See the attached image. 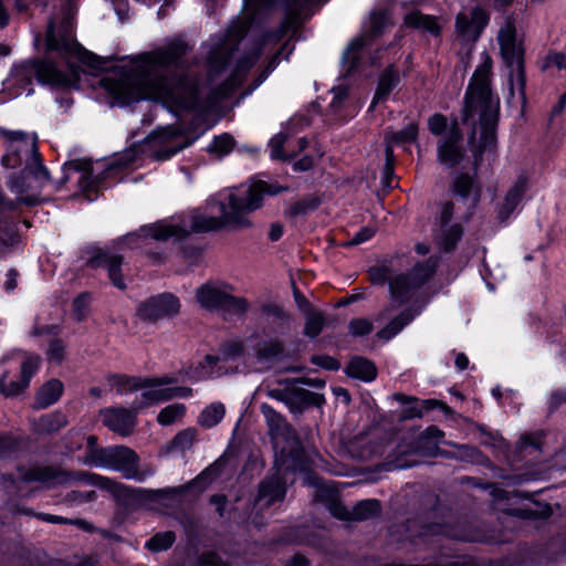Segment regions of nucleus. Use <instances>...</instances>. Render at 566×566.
<instances>
[{"instance_id": "obj_2", "label": "nucleus", "mask_w": 566, "mask_h": 566, "mask_svg": "<svg viewBox=\"0 0 566 566\" xmlns=\"http://www.w3.org/2000/svg\"><path fill=\"white\" fill-rule=\"evenodd\" d=\"M280 191L276 186L264 181L253 182L244 192H231L228 195L227 203L220 206L221 217L193 216L191 224L185 221L177 223L171 220H164L150 226L143 227L139 235L156 240L169 238H184L189 233V228L195 232H203L228 226L234 229H243L251 226L249 214L261 207L264 195H275Z\"/></svg>"}, {"instance_id": "obj_64", "label": "nucleus", "mask_w": 566, "mask_h": 566, "mask_svg": "<svg viewBox=\"0 0 566 566\" xmlns=\"http://www.w3.org/2000/svg\"><path fill=\"white\" fill-rule=\"evenodd\" d=\"M312 166H313V160L311 157H307V156L303 157L302 159H300L298 161H296L294 164V168L296 170H302V171L310 169Z\"/></svg>"}, {"instance_id": "obj_9", "label": "nucleus", "mask_w": 566, "mask_h": 566, "mask_svg": "<svg viewBox=\"0 0 566 566\" xmlns=\"http://www.w3.org/2000/svg\"><path fill=\"white\" fill-rule=\"evenodd\" d=\"M437 261L429 259L419 264L407 275H398L389 282L392 300L403 303L410 296L412 290L421 286L433 274Z\"/></svg>"}, {"instance_id": "obj_19", "label": "nucleus", "mask_w": 566, "mask_h": 566, "mask_svg": "<svg viewBox=\"0 0 566 566\" xmlns=\"http://www.w3.org/2000/svg\"><path fill=\"white\" fill-rule=\"evenodd\" d=\"M282 469H277V473L260 484L258 503L262 506H270L276 501H281L285 494V482L280 476Z\"/></svg>"}, {"instance_id": "obj_26", "label": "nucleus", "mask_w": 566, "mask_h": 566, "mask_svg": "<svg viewBox=\"0 0 566 566\" xmlns=\"http://www.w3.org/2000/svg\"><path fill=\"white\" fill-rule=\"evenodd\" d=\"M63 392V385L57 379H51L45 382L36 395V405L40 408H46L56 402Z\"/></svg>"}, {"instance_id": "obj_39", "label": "nucleus", "mask_w": 566, "mask_h": 566, "mask_svg": "<svg viewBox=\"0 0 566 566\" xmlns=\"http://www.w3.org/2000/svg\"><path fill=\"white\" fill-rule=\"evenodd\" d=\"M415 452L410 444H400L398 447V455L391 460L390 465L392 469H408L417 464L416 461L403 460V455H409Z\"/></svg>"}, {"instance_id": "obj_30", "label": "nucleus", "mask_w": 566, "mask_h": 566, "mask_svg": "<svg viewBox=\"0 0 566 566\" xmlns=\"http://www.w3.org/2000/svg\"><path fill=\"white\" fill-rule=\"evenodd\" d=\"M226 408L221 402H212L207 406L198 417V423L203 428L217 426L224 417Z\"/></svg>"}, {"instance_id": "obj_59", "label": "nucleus", "mask_w": 566, "mask_h": 566, "mask_svg": "<svg viewBox=\"0 0 566 566\" xmlns=\"http://www.w3.org/2000/svg\"><path fill=\"white\" fill-rule=\"evenodd\" d=\"M528 448L538 449V442L533 436H523L520 440L521 451H527Z\"/></svg>"}, {"instance_id": "obj_54", "label": "nucleus", "mask_w": 566, "mask_h": 566, "mask_svg": "<svg viewBox=\"0 0 566 566\" xmlns=\"http://www.w3.org/2000/svg\"><path fill=\"white\" fill-rule=\"evenodd\" d=\"M28 481H48L51 478V472L48 469H32L25 474Z\"/></svg>"}, {"instance_id": "obj_58", "label": "nucleus", "mask_w": 566, "mask_h": 566, "mask_svg": "<svg viewBox=\"0 0 566 566\" xmlns=\"http://www.w3.org/2000/svg\"><path fill=\"white\" fill-rule=\"evenodd\" d=\"M453 216V205L451 202H446L441 208L440 221L444 227L447 226Z\"/></svg>"}, {"instance_id": "obj_37", "label": "nucleus", "mask_w": 566, "mask_h": 566, "mask_svg": "<svg viewBox=\"0 0 566 566\" xmlns=\"http://www.w3.org/2000/svg\"><path fill=\"white\" fill-rule=\"evenodd\" d=\"M325 325V318L322 313L311 312L306 316L304 333L306 336L316 337Z\"/></svg>"}, {"instance_id": "obj_5", "label": "nucleus", "mask_w": 566, "mask_h": 566, "mask_svg": "<svg viewBox=\"0 0 566 566\" xmlns=\"http://www.w3.org/2000/svg\"><path fill=\"white\" fill-rule=\"evenodd\" d=\"M175 382L171 377L160 378H129L118 377L114 387L120 395L142 390L140 398L133 403V409L138 410L153 403L167 401L172 398H187L192 395L189 387H170Z\"/></svg>"}, {"instance_id": "obj_38", "label": "nucleus", "mask_w": 566, "mask_h": 566, "mask_svg": "<svg viewBox=\"0 0 566 566\" xmlns=\"http://www.w3.org/2000/svg\"><path fill=\"white\" fill-rule=\"evenodd\" d=\"M451 125L448 124V119L442 114H433L428 118V129L436 136L448 134Z\"/></svg>"}, {"instance_id": "obj_50", "label": "nucleus", "mask_w": 566, "mask_h": 566, "mask_svg": "<svg viewBox=\"0 0 566 566\" xmlns=\"http://www.w3.org/2000/svg\"><path fill=\"white\" fill-rule=\"evenodd\" d=\"M243 354V344L239 340H233L223 346V357L234 358Z\"/></svg>"}, {"instance_id": "obj_52", "label": "nucleus", "mask_w": 566, "mask_h": 566, "mask_svg": "<svg viewBox=\"0 0 566 566\" xmlns=\"http://www.w3.org/2000/svg\"><path fill=\"white\" fill-rule=\"evenodd\" d=\"M65 424V419L62 416L44 417L41 419V426L48 430H57Z\"/></svg>"}, {"instance_id": "obj_60", "label": "nucleus", "mask_w": 566, "mask_h": 566, "mask_svg": "<svg viewBox=\"0 0 566 566\" xmlns=\"http://www.w3.org/2000/svg\"><path fill=\"white\" fill-rule=\"evenodd\" d=\"M18 272L15 270H9L7 273V281L4 287L7 291H13L17 286Z\"/></svg>"}, {"instance_id": "obj_1", "label": "nucleus", "mask_w": 566, "mask_h": 566, "mask_svg": "<svg viewBox=\"0 0 566 566\" xmlns=\"http://www.w3.org/2000/svg\"><path fill=\"white\" fill-rule=\"evenodd\" d=\"M188 44L174 39L164 46L140 56L134 71L118 80L102 81L105 90L119 103L126 104L144 98L161 101L171 107L192 108L198 101V85L182 74L178 80H168L158 74L159 69L175 65L182 67V56Z\"/></svg>"}, {"instance_id": "obj_63", "label": "nucleus", "mask_w": 566, "mask_h": 566, "mask_svg": "<svg viewBox=\"0 0 566 566\" xmlns=\"http://www.w3.org/2000/svg\"><path fill=\"white\" fill-rule=\"evenodd\" d=\"M211 503L213 505H216L217 511L219 512L220 515H222L223 510H224L226 504H227L226 496H223V495H213L211 497Z\"/></svg>"}, {"instance_id": "obj_15", "label": "nucleus", "mask_w": 566, "mask_h": 566, "mask_svg": "<svg viewBox=\"0 0 566 566\" xmlns=\"http://www.w3.org/2000/svg\"><path fill=\"white\" fill-rule=\"evenodd\" d=\"M461 133L458 124H451L448 134L439 142L438 160L448 167H454L463 158V150L460 146Z\"/></svg>"}, {"instance_id": "obj_33", "label": "nucleus", "mask_w": 566, "mask_h": 566, "mask_svg": "<svg viewBox=\"0 0 566 566\" xmlns=\"http://www.w3.org/2000/svg\"><path fill=\"white\" fill-rule=\"evenodd\" d=\"M185 413L186 406L184 403L168 405L159 411L157 421L161 426H169L181 419Z\"/></svg>"}, {"instance_id": "obj_47", "label": "nucleus", "mask_w": 566, "mask_h": 566, "mask_svg": "<svg viewBox=\"0 0 566 566\" xmlns=\"http://www.w3.org/2000/svg\"><path fill=\"white\" fill-rule=\"evenodd\" d=\"M328 511L333 516L339 520H353V511H349L342 503L333 501L328 505Z\"/></svg>"}, {"instance_id": "obj_34", "label": "nucleus", "mask_w": 566, "mask_h": 566, "mask_svg": "<svg viewBox=\"0 0 566 566\" xmlns=\"http://www.w3.org/2000/svg\"><path fill=\"white\" fill-rule=\"evenodd\" d=\"M353 520L363 521L378 514L379 503L376 500H364L353 507Z\"/></svg>"}, {"instance_id": "obj_11", "label": "nucleus", "mask_w": 566, "mask_h": 566, "mask_svg": "<svg viewBox=\"0 0 566 566\" xmlns=\"http://www.w3.org/2000/svg\"><path fill=\"white\" fill-rule=\"evenodd\" d=\"M41 358L38 355H23L13 361V367L20 369L18 380L7 381V371L0 377V392L7 397H13L29 387L31 378L39 369Z\"/></svg>"}, {"instance_id": "obj_25", "label": "nucleus", "mask_w": 566, "mask_h": 566, "mask_svg": "<svg viewBox=\"0 0 566 566\" xmlns=\"http://www.w3.org/2000/svg\"><path fill=\"white\" fill-rule=\"evenodd\" d=\"M406 25L419 29L430 33L431 35H439L441 31L440 24L432 15L422 14L419 11H413L405 17Z\"/></svg>"}, {"instance_id": "obj_29", "label": "nucleus", "mask_w": 566, "mask_h": 566, "mask_svg": "<svg viewBox=\"0 0 566 566\" xmlns=\"http://www.w3.org/2000/svg\"><path fill=\"white\" fill-rule=\"evenodd\" d=\"M416 313L407 310L401 312L396 318H394L388 325L377 333V336L381 339L389 340L396 336L407 324H409Z\"/></svg>"}, {"instance_id": "obj_36", "label": "nucleus", "mask_w": 566, "mask_h": 566, "mask_svg": "<svg viewBox=\"0 0 566 566\" xmlns=\"http://www.w3.org/2000/svg\"><path fill=\"white\" fill-rule=\"evenodd\" d=\"M175 542V534L170 531L157 533L146 543V548L151 552L168 549Z\"/></svg>"}, {"instance_id": "obj_6", "label": "nucleus", "mask_w": 566, "mask_h": 566, "mask_svg": "<svg viewBox=\"0 0 566 566\" xmlns=\"http://www.w3.org/2000/svg\"><path fill=\"white\" fill-rule=\"evenodd\" d=\"M82 462L88 467L118 471L124 478L139 482L153 474L151 470L138 469L139 457L133 449L125 446L91 449L85 453Z\"/></svg>"}, {"instance_id": "obj_53", "label": "nucleus", "mask_w": 566, "mask_h": 566, "mask_svg": "<svg viewBox=\"0 0 566 566\" xmlns=\"http://www.w3.org/2000/svg\"><path fill=\"white\" fill-rule=\"evenodd\" d=\"M312 361L313 364L329 370H336L339 368L338 361L329 356H314Z\"/></svg>"}, {"instance_id": "obj_27", "label": "nucleus", "mask_w": 566, "mask_h": 566, "mask_svg": "<svg viewBox=\"0 0 566 566\" xmlns=\"http://www.w3.org/2000/svg\"><path fill=\"white\" fill-rule=\"evenodd\" d=\"M346 370L350 377L358 378L364 381H371L377 375L376 366L370 360L361 357L353 358Z\"/></svg>"}, {"instance_id": "obj_51", "label": "nucleus", "mask_w": 566, "mask_h": 566, "mask_svg": "<svg viewBox=\"0 0 566 566\" xmlns=\"http://www.w3.org/2000/svg\"><path fill=\"white\" fill-rule=\"evenodd\" d=\"M387 266H375L370 270V280L375 284H384L389 279Z\"/></svg>"}, {"instance_id": "obj_12", "label": "nucleus", "mask_w": 566, "mask_h": 566, "mask_svg": "<svg viewBox=\"0 0 566 566\" xmlns=\"http://www.w3.org/2000/svg\"><path fill=\"white\" fill-rule=\"evenodd\" d=\"M180 311L179 300L170 294L163 293L142 302L137 308V315L148 322L170 318Z\"/></svg>"}, {"instance_id": "obj_41", "label": "nucleus", "mask_w": 566, "mask_h": 566, "mask_svg": "<svg viewBox=\"0 0 566 566\" xmlns=\"http://www.w3.org/2000/svg\"><path fill=\"white\" fill-rule=\"evenodd\" d=\"M365 45V36L354 39L344 52V60L350 64V67L355 65L359 50Z\"/></svg>"}, {"instance_id": "obj_62", "label": "nucleus", "mask_w": 566, "mask_h": 566, "mask_svg": "<svg viewBox=\"0 0 566 566\" xmlns=\"http://www.w3.org/2000/svg\"><path fill=\"white\" fill-rule=\"evenodd\" d=\"M392 149L390 146L386 147V165L384 169L385 177L388 178L392 174Z\"/></svg>"}, {"instance_id": "obj_7", "label": "nucleus", "mask_w": 566, "mask_h": 566, "mask_svg": "<svg viewBox=\"0 0 566 566\" xmlns=\"http://www.w3.org/2000/svg\"><path fill=\"white\" fill-rule=\"evenodd\" d=\"M197 302L210 311L243 314L249 308L244 297L234 295V287L224 281H209L196 291Z\"/></svg>"}, {"instance_id": "obj_61", "label": "nucleus", "mask_w": 566, "mask_h": 566, "mask_svg": "<svg viewBox=\"0 0 566 566\" xmlns=\"http://www.w3.org/2000/svg\"><path fill=\"white\" fill-rule=\"evenodd\" d=\"M333 94H334V97L332 101V105L337 106L346 98L347 90L345 87H337V88L333 90Z\"/></svg>"}, {"instance_id": "obj_40", "label": "nucleus", "mask_w": 566, "mask_h": 566, "mask_svg": "<svg viewBox=\"0 0 566 566\" xmlns=\"http://www.w3.org/2000/svg\"><path fill=\"white\" fill-rule=\"evenodd\" d=\"M286 143V136L282 133L275 135L271 140H270V149H271V157L273 159H286V158H291L292 157V154L291 153H284L282 150L284 144Z\"/></svg>"}, {"instance_id": "obj_45", "label": "nucleus", "mask_w": 566, "mask_h": 566, "mask_svg": "<svg viewBox=\"0 0 566 566\" xmlns=\"http://www.w3.org/2000/svg\"><path fill=\"white\" fill-rule=\"evenodd\" d=\"M38 518L44 521V522H48V523H53V524H75V525H78L81 527H85L86 526V522L85 521H82V520H75V521H71V520H67L65 517H62V516H59V515H52V514H46V513H40L36 515Z\"/></svg>"}, {"instance_id": "obj_21", "label": "nucleus", "mask_w": 566, "mask_h": 566, "mask_svg": "<svg viewBox=\"0 0 566 566\" xmlns=\"http://www.w3.org/2000/svg\"><path fill=\"white\" fill-rule=\"evenodd\" d=\"M122 261L123 258L120 255L113 254L107 251H102L95 258L91 259V263L94 266H105L107 269L108 276L116 287L125 289V283L119 269Z\"/></svg>"}, {"instance_id": "obj_56", "label": "nucleus", "mask_w": 566, "mask_h": 566, "mask_svg": "<svg viewBox=\"0 0 566 566\" xmlns=\"http://www.w3.org/2000/svg\"><path fill=\"white\" fill-rule=\"evenodd\" d=\"M375 231L371 228L361 229L358 233H356L353 239L349 241V244H360L370 238H373Z\"/></svg>"}, {"instance_id": "obj_18", "label": "nucleus", "mask_w": 566, "mask_h": 566, "mask_svg": "<svg viewBox=\"0 0 566 566\" xmlns=\"http://www.w3.org/2000/svg\"><path fill=\"white\" fill-rule=\"evenodd\" d=\"M260 56V51H252L251 53L240 57L227 81L219 88L220 95H227L231 90L238 86L249 70L255 64Z\"/></svg>"}, {"instance_id": "obj_46", "label": "nucleus", "mask_w": 566, "mask_h": 566, "mask_svg": "<svg viewBox=\"0 0 566 566\" xmlns=\"http://www.w3.org/2000/svg\"><path fill=\"white\" fill-rule=\"evenodd\" d=\"M282 349V345L279 342L271 340L259 348L258 356L260 358H271L279 355Z\"/></svg>"}, {"instance_id": "obj_24", "label": "nucleus", "mask_w": 566, "mask_h": 566, "mask_svg": "<svg viewBox=\"0 0 566 566\" xmlns=\"http://www.w3.org/2000/svg\"><path fill=\"white\" fill-rule=\"evenodd\" d=\"M398 83V73L394 70L392 66L387 67L379 77L377 90L371 102V107H374L377 103L385 101Z\"/></svg>"}, {"instance_id": "obj_55", "label": "nucleus", "mask_w": 566, "mask_h": 566, "mask_svg": "<svg viewBox=\"0 0 566 566\" xmlns=\"http://www.w3.org/2000/svg\"><path fill=\"white\" fill-rule=\"evenodd\" d=\"M69 497H70V501H72V502L83 503V502H90V501L95 500L96 493H95V491H90V492H85V493L73 491L70 493Z\"/></svg>"}, {"instance_id": "obj_8", "label": "nucleus", "mask_w": 566, "mask_h": 566, "mask_svg": "<svg viewBox=\"0 0 566 566\" xmlns=\"http://www.w3.org/2000/svg\"><path fill=\"white\" fill-rule=\"evenodd\" d=\"M497 41L501 55L505 63L511 67V86L517 85L521 91L524 90V49L521 41L516 38V30L511 21H507L499 31Z\"/></svg>"}, {"instance_id": "obj_48", "label": "nucleus", "mask_w": 566, "mask_h": 566, "mask_svg": "<svg viewBox=\"0 0 566 566\" xmlns=\"http://www.w3.org/2000/svg\"><path fill=\"white\" fill-rule=\"evenodd\" d=\"M462 231L460 226H451L444 234V248L451 250L454 243L461 238Z\"/></svg>"}, {"instance_id": "obj_13", "label": "nucleus", "mask_w": 566, "mask_h": 566, "mask_svg": "<svg viewBox=\"0 0 566 566\" xmlns=\"http://www.w3.org/2000/svg\"><path fill=\"white\" fill-rule=\"evenodd\" d=\"M489 22V15L480 7L463 9L455 19L457 34L468 42H475Z\"/></svg>"}, {"instance_id": "obj_44", "label": "nucleus", "mask_w": 566, "mask_h": 566, "mask_svg": "<svg viewBox=\"0 0 566 566\" xmlns=\"http://www.w3.org/2000/svg\"><path fill=\"white\" fill-rule=\"evenodd\" d=\"M389 23V18L386 12H374L370 15V33L374 35L379 34Z\"/></svg>"}, {"instance_id": "obj_32", "label": "nucleus", "mask_w": 566, "mask_h": 566, "mask_svg": "<svg viewBox=\"0 0 566 566\" xmlns=\"http://www.w3.org/2000/svg\"><path fill=\"white\" fill-rule=\"evenodd\" d=\"M418 135V126L413 123L407 125L400 132H387L385 135V139L387 142V146L392 148V145L412 143L416 140Z\"/></svg>"}, {"instance_id": "obj_49", "label": "nucleus", "mask_w": 566, "mask_h": 566, "mask_svg": "<svg viewBox=\"0 0 566 566\" xmlns=\"http://www.w3.org/2000/svg\"><path fill=\"white\" fill-rule=\"evenodd\" d=\"M261 408L270 426L275 427L276 429L281 428L283 424V419L281 416L268 405H262Z\"/></svg>"}, {"instance_id": "obj_23", "label": "nucleus", "mask_w": 566, "mask_h": 566, "mask_svg": "<svg viewBox=\"0 0 566 566\" xmlns=\"http://www.w3.org/2000/svg\"><path fill=\"white\" fill-rule=\"evenodd\" d=\"M453 190L460 196L469 207H474L481 197V189L475 181L467 175L458 177L454 181Z\"/></svg>"}, {"instance_id": "obj_57", "label": "nucleus", "mask_w": 566, "mask_h": 566, "mask_svg": "<svg viewBox=\"0 0 566 566\" xmlns=\"http://www.w3.org/2000/svg\"><path fill=\"white\" fill-rule=\"evenodd\" d=\"M199 566H228V565L226 563H223L222 560H220V558L216 554L210 553L207 555H202L200 557Z\"/></svg>"}, {"instance_id": "obj_16", "label": "nucleus", "mask_w": 566, "mask_h": 566, "mask_svg": "<svg viewBox=\"0 0 566 566\" xmlns=\"http://www.w3.org/2000/svg\"><path fill=\"white\" fill-rule=\"evenodd\" d=\"M102 422L120 436H128L135 427V413L123 408H108L101 411Z\"/></svg>"}, {"instance_id": "obj_3", "label": "nucleus", "mask_w": 566, "mask_h": 566, "mask_svg": "<svg viewBox=\"0 0 566 566\" xmlns=\"http://www.w3.org/2000/svg\"><path fill=\"white\" fill-rule=\"evenodd\" d=\"M46 48L61 54L69 65V71L63 73L50 62H25L15 66L7 81L8 87L20 85L22 88L17 94H21L23 90L32 83L33 78L39 82L53 86L66 87L73 85L78 78V66L75 61H84L86 52L73 39L71 32V21L66 19L62 25L56 29L53 21L48 25Z\"/></svg>"}, {"instance_id": "obj_14", "label": "nucleus", "mask_w": 566, "mask_h": 566, "mask_svg": "<svg viewBox=\"0 0 566 566\" xmlns=\"http://www.w3.org/2000/svg\"><path fill=\"white\" fill-rule=\"evenodd\" d=\"M9 140L8 153L2 157L6 168H15L22 163V155L35 154V139L19 132L6 133Z\"/></svg>"}, {"instance_id": "obj_31", "label": "nucleus", "mask_w": 566, "mask_h": 566, "mask_svg": "<svg viewBox=\"0 0 566 566\" xmlns=\"http://www.w3.org/2000/svg\"><path fill=\"white\" fill-rule=\"evenodd\" d=\"M219 360L220 358L218 356L207 355L203 360L198 364V366L192 367L189 370V377L192 380L199 381L219 375L214 371V366Z\"/></svg>"}, {"instance_id": "obj_17", "label": "nucleus", "mask_w": 566, "mask_h": 566, "mask_svg": "<svg viewBox=\"0 0 566 566\" xmlns=\"http://www.w3.org/2000/svg\"><path fill=\"white\" fill-rule=\"evenodd\" d=\"M270 396L285 401L293 411H301L307 405L319 403L318 395L297 387L287 389L285 392L273 389L270 391Z\"/></svg>"}, {"instance_id": "obj_10", "label": "nucleus", "mask_w": 566, "mask_h": 566, "mask_svg": "<svg viewBox=\"0 0 566 566\" xmlns=\"http://www.w3.org/2000/svg\"><path fill=\"white\" fill-rule=\"evenodd\" d=\"M244 32V25L232 27L228 30L226 38L220 43L218 42L213 45L208 59L209 77L211 82L213 77L226 67L233 49L243 38Z\"/></svg>"}, {"instance_id": "obj_35", "label": "nucleus", "mask_w": 566, "mask_h": 566, "mask_svg": "<svg viewBox=\"0 0 566 566\" xmlns=\"http://www.w3.org/2000/svg\"><path fill=\"white\" fill-rule=\"evenodd\" d=\"M233 145V137L229 134H222L220 136L214 137L212 143L208 146V151L211 154H216L219 157H222L232 150Z\"/></svg>"}, {"instance_id": "obj_43", "label": "nucleus", "mask_w": 566, "mask_h": 566, "mask_svg": "<svg viewBox=\"0 0 566 566\" xmlns=\"http://www.w3.org/2000/svg\"><path fill=\"white\" fill-rule=\"evenodd\" d=\"M348 328L353 336H363L371 332L373 324L367 318H355L350 321Z\"/></svg>"}, {"instance_id": "obj_22", "label": "nucleus", "mask_w": 566, "mask_h": 566, "mask_svg": "<svg viewBox=\"0 0 566 566\" xmlns=\"http://www.w3.org/2000/svg\"><path fill=\"white\" fill-rule=\"evenodd\" d=\"M81 479L88 484L96 485L101 489L109 491L117 499H126L132 496L133 494V490H130L126 485L115 482L102 475L84 473L81 475Z\"/></svg>"}, {"instance_id": "obj_20", "label": "nucleus", "mask_w": 566, "mask_h": 566, "mask_svg": "<svg viewBox=\"0 0 566 566\" xmlns=\"http://www.w3.org/2000/svg\"><path fill=\"white\" fill-rule=\"evenodd\" d=\"M527 189V180L524 177L517 178L505 193L504 200L499 208V217L506 220L522 202Z\"/></svg>"}, {"instance_id": "obj_42", "label": "nucleus", "mask_w": 566, "mask_h": 566, "mask_svg": "<svg viewBox=\"0 0 566 566\" xmlns=\"http://www.w3.org/2000/svg\"><path fill=\"white\" fill-rule=\"evenodd\" d=\"M64 350L65 346L61 340H52L46 352L48 360L53 364H60L64 358Z\"/></svg>"}, {"instance_id": "obj_4", "label": "nucleus", "mask_w": 566, "mask_h": 566, "mask_svg": "<svg viewBox=\"0 0 566 566\" xmlns=\"http://www.w3.org/2000/svg\"><path fill=\"white\" fill-rule=\"evenodd\" d=\"M493 61L488 52L481 53V63L475 69L464 99V125L472 127L470 143L481 154L495 144V126L500 99L491 88Z\"/></svg>"}, {"instance_id": "obj_28", "label": "nucleus", "mask_w": 566, "mask_h": 566, "mask_svg": "<svg viewBox=\"0 0 566 566\" xmlns=\"http://www.w3.org/2000/svg\"><path fill=\"white\" fill-rule=\"evenodd\" d=\"M197 441V431L192 428H187L178 432L174 439L166 446V452H185L189 450Z\"/></svg>"}]
</instances>
